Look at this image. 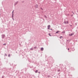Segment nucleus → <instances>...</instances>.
I'll use <instances>...</instances> for the list:
<instances>
[{
  "mask_svg": "<svg viewBox=\"0 0 78 78\" xmlns=\"http://www.w3.org/2000/svg\"><path fill=\"white\" fill-rule=\"evenodd\" d=\"M68 23V21H65L64 22V23Z\"/></svg>",
  "mask_w": 78,
  "mask_h": 78,
  "instance_id": "f257e3e1",
  "label": "nucleus"
},
{
  "mask_svg": "<svg viewBox=\"0 0 78 78\" xmlns=\"http://www.w3.org/2000/svg\"><path fill=\"white\" fill-rule=\"evenodd\" d=\"M74 34V33L71 34H69V36H72Z\"/></svg>",
  "mask_w": 78,
  "mask_h": 78,
  "instance_id": "f03ea898",
  "label": "nucleus"
},
{
  "mask_svg": "<svg viewBox=\"0 0 78 78\" xmlns=\"http://www.w3.org/2000/svg\"><path fill=\"white\" fill-rule=\"evenodd\" d=\"M50 25H49L48 26V29H50Z\"/></svg>",
  "mask_w": 78,
  "mask_h": 78,
  "instance_id": "7ed1b4c3",
  "label": "nucleus"
},
{
  "mask_svg": "<svg viewBox=\"0 0 78 78\" xmlns=\"http://www.w3.org/2000/svg\"><path fill=\"white\" fill-rule=\"evenodd\" d=\"M41 50H42V51H43L44 50V48H41Z\"/></svg>",
  "mask_w": 78,
  "mask_h": 78,
  "instance_id": "20e7f679",
  "label": "nucleus"
},
{
  "mask_svg": "<svg viewBox=\"0 0 78 78\" xmlns=\"http://www.w3.org/2000/svg\"><path fill=\"white\" fill-rule=\"evenodd\" d=\"M59 32H60V31H57L56 32V33L57 34V33H59Z\"/></svg>",
  "mask_w": 78,
  "mask_h": 78,
  "instance_id": "39448f33",
  "label": "nucleus"
},
{
  "mask_svg": "<svg viewBox=\"0 0 78 78\" xmlns=\"http://www.w3.org/2000/svg\"><path fill=\"white\" fill-rule=\"evenodd\" d=\"M65 33V31H63V32H62V33Z\"/></svg>",
  "mask_w": 78,
  "mask_h": 78,
  "instance_id": "423d86ee",
  "label": "nucleus"
},
{
  "mask_svg": "<svg viewBox=\"0 0 78 78\" xmlns=\"http://www.w3.org/2000/svg\"><path fill=\"white\" fill-rule=\"evenodd\" d=\"M37 70L36 71H35V73H37Z\"/></svg>",
  "mask_w": 78,
  "mask_h": 78,
  "instance_id": "0eeeda50",
  "label": "nucleus"
},
{
  "mask_svg": "<svg viewBox=\"0 0 78 78\" xmlns=\"http://www.w3.org/2000/svg\"><path fill=\"white\" fill-rule=\"evenodd\" d=\"M49 35L50 36H51V35L50 34H49Z\"/></svg>",
  "mask_w": 78,
  "mask_h": 78,
  "instance_id": "6e6552de",
  "label": "nucleus"
},
{
  "mask_svg": "<svg viewBox=\"0 0 78 78\" xmlns=\"http://www.w3.org/2000/svg\"><path fill=\"white\" fill-rule=\"evenodd\" d=\"M2 36L4 37H5V35H3Z\"/></svg>",
  "mask_w": 78,
  "mask_h": 78,
  "instance_id": "1a4fd4ad",
  "label": "nucleus"
},
{
  "mask_svg": "<svg viewBox=\"0 0 78 78\" xmlns=\"http://www.w3.org/2000/svg\"><path fill=\"white\" fill-rule=\"evenodd\" d=\"M61 37H60V39H61Z\"/></svg>",
  "mask_w": 78,
  "mask_h": 78,
  "instance_id": "9d476101",
  "label": "nucleus"
},
{
  "mask_svg": "<svg viewBox=\"0 0 78 78\" xmlns=\"http://www.w3.org/2000/svg\"><path fill=\"white\" fill-rule=\"evenodd\" d=\"M4 45H6V44H3Z\"/></svg>",
  "mask_w": 78,
  "mask_h": 78,
  "instance_id": "9b49d317",
  "label": "nucleus"
},
{
  "mask_svg": "<svg viewBox=\"0 0 78 78\" xmlns=\"http://www.w3.org/2000/svg\"><path fill=\"white\" fill-rule=\"evenodd\" d=\"M68 50H69V48L68 49Z\"/></svg>",
  "mask_w": 78,
  "mask_h": 78,
  "instance_id": "f8f14e48",
  "label": "nucleus"
},
{
  "mask_svg": "<svg viewBox=\"0 0 78 78\" xmlns=\"http://www.w3.org/2000/svg\"><path fill=\"white\" fill-rule=\"evenodd\" d=\"M13 12H14V11L12 12V13H13Z\"/></svg>",
  "mask_w": 78,
  "mask_h": 78,
  "instance_id": "ddd939ff",
  "label": "nucleus"
},
{
  "mask_svg": "<svg viewBox=\"0 0 78 78\" xmlns=\"http://www.w3.org/2000/svg\"><path fill=\"white\" fill-rule=\"evenodd\" d=\"M51 30H52V29H51Z\"/></svg>",
  "mask_w": 78,
  "mask_h": 78,
  "instance_id": "4468645a",
  "label": "nucleus"
}]
</instances>
